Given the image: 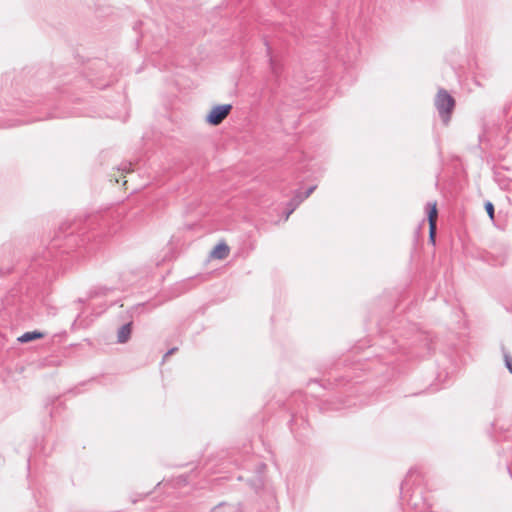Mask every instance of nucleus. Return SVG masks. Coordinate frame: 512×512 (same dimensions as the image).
<instances>
[{
    "label": "nucleus",
    "mask_w": 512,
    "mask_h": 512,
    "mask_svg": "<svg viewBox=\"0 0 512 512\" xmlns=\"http://www.w3.org/2000/svg\"><path fill=\"white\" fill-rule=\"evenodd\" d=\"M67 116H69V114H68V113H66V112H60V111H58V110L54 109V110H52V111H50V112L48 113V115H47V117H46V118H47V119H49V118H65V117H67Z\"/></svg>",
    "instance_id": "ddd939ff"
},
{
    "label": "nucleus",
    "mask_w": 512,
    "mask_h": 512,
    "mask_svg": "<svg viewBox=\"0 0 512 512\" xmlns=\"http://www.w3.org/2000/svg\"><path fill=\"white\" fill-rule=\"evenodd\" d=\"M44 337V333L34 330L23 333L21 336L17 338L20 343H28L36 339H40Z\"/></svg>",
    "instance_id": "1a4fd4ad"
},
{
    "label": "nucleus",
    "mask_w": 512,
    "mask_h": 512,
    "mask_svg": "<svg viewBox=\"0 0 512 512\" xmlns=\"http://www.w3.org/2000/svg\"><path fill=\"white\" fill-rule=\"evenodd\" d=\"M435 107L442 122L447 125L455 107V100L447 90L443 88L439 89L435 98Z\"/></svg>",
    "instance_id": "7ed1b4c3"
},
{
    "label": "nucleus",
    "mask_w": 512,
    "mask_h": 512,
    "mask_svg": "<svg viewBox=\"0 0 512 512\" xmlns=\"http://www.w3.org/2000/svg\"><path fill=\"white\" fill-rule=\"evenodd\" d=\"M97 217H89L87 221H89V225H92Z\"/></svg>",
    "instance_id": "4be33fe9"
},
{
    "label": "nucleus",
    "mask_w": 512,
    "mask_h": 512,
    "mask_svg": "<svg viewBox=\"0 0 512 512\" xmlns=\"http://www.w3.org/2000/svg\"><path fill=\"white\" fill-rule=\"evenodd\" d=\"M265 45L267 46V54L269 56V66H270V70H271V73L272 75L274 76L275 78V81H278L280 76H281V73H282V65L281 63H279L278 61H276L272 56H271V51H270V47L268 45L267 42H265Z\"/></svg>",
    "instance_id": "0eeeda50"
},
{
    "label": "nucleus",
    "mask_w": 512,
    "mask_h": 512,
    "mask_svg": "<svg viewBox=\"0 0 512 512\" xmlns=\"http://www.w3.org/2000/svg\"><path fill=\"white\" fill-rule=\"evenodd\" d=\"M437 222L429 223V235H436Z\"/></svg>",
    "instance_id": "a211bd4d"
},
{
    "label": "nucleus",
    "mask_w": 512,
    "mask_h": 512,
    "mask_svg": "<svg viewBox=\"0 0 512 512\" xmlns=\"http://www.w3.org/2000/svg\"><path fill=\"white\" fill-rule=\"evenodd\" d=\"M421 483L422 476L418 469H410L401 483V500L413 512H428L430 509Z\"/></svg>",
    "instance_id": "f03ea898"
},
{
    "label": "nucleus",
    "mask_w": 512,
    "mask_h": 512,
    "mask_svg": "<svg viewBox=\"0 0 512 512\" xmlns=\"http://www.w3.org/2000/svg\"><path fill=\"white\" fill-rule=\"evenodd\" d=\"M119 170H121L122 172L132 171V163L131 162L122 163L119 167Z\"/></svg>",
    "instance_id": "dca6fc26"
},
{
    "label": "nucleus",
    "mask_w": 512,
    "mask_h": 512,
    "mask_svg": "<svg viewBox=\"0 0 512 512\" xmlns=\"http://www.w3.org/2000/svg\"><path fill=\"white\" fill-rule=\"evenodd\" d=\"M485 211L487 212L489 218L494 221L495 218V208L491 201H486L484 204Z\"/></svg>",
    "instance_id": "f8f14e48"
},
{
    "label": "nucleus",
    "mask_w": 512,
    "mask_h": 512,
    "mask_svg": "<svg viewBox=\"0 0 512 512\" xmlns=\"http://www.w3.org/2000/svg\"><path fill=\"white\" fill-rule=\"evenodd\" d=\"M322 386H323L324 388H327L328 386H329V387H331V386H332V383L328 381V382H327V385H326V384H323Z\"/></svg>",
    "instance_id": "a878e982"
},
{
    "label": "nucleus",
    "mask_w": 512,
    "mask_h": 512,
    "mask_svg": "<svg viewBox=\"0 0 512 512\" xmlns=\"http://www.w3.org/2000/svg\"><path fill=\"white\" fill-rule=\"evenodd\" d=\"M141 24H142V22H141V21L137 22V23L134 25V27H133V28H134V30H137V29H138V27H139Z\"/></svg>",
    "instance_id": "393cba45"
},
{
    "label": "nucleus",
    "mask_w": 512,
    "mask_h": 512,
    "mask_svg": "<svg viewBox=\"0 0 512 512\" xmlns=\"http://www.w3.org/2000/svg\"><path fill=\"white\" fill-rule=\"evenodd\" d=\"M399 349V346L394 344V346L391 348V352L395 353Z\"/></svg>",
    "instance_id": "5701e85b"
},
{
    "label": "nucleus",
    "mask_w": 512,
    "mask_h": 512,
    "mask_svg": "<svg viewBox=\"0 0 512 512\" xmlns=\"http://www.w3.org/2000/svg\"><path fill=\"white\" fill-rule=\"evenodd\" d=\"M267 466L265 463L263 462H258L256 465H255V475L257 476H262L263 477V474L266 470Z\"/></svg>",
    "instance_id": "2eb2a0df"
},
{
    "label": "nucleus",
    "mask_w": 512,
    "mask_h": 512,
    "mask_svg": "<svg viewBox=\"0 0 512 512\" xmlns=\"http://www.w3.org/2000/svg\"><path fill=\"white\" fill-rule=\"evenodd\" d=\"M132 333V321L125 323L122 325L117 331V342L120 344L126 343Z\"/></svg>",
    "instance_id": "6e6552de"
},
{
    "label": "nucleus",
    "mask_w": 512,
    "mask_h": 512,
    "mask_svg": "<svg viewBox=\"0 0 512 512\" xmlns=\"http://www.w3.org/2000/svg\"><path fill=\"white\" fill-rule=\"evenodd\" d=\"M77 322H79V325H83V321L81 320L80 315H78V317L75 319L74 324H76Z\"/></svg>",
    "instance_id": "412c9836"
},
{
    "label": "nucleus",
    "mask_w": 512,
    "mask_h": 512,
    "mask_svg": "<svg viewBox=\"0 0 512 512\" xmlns=\"http://www.w3.org/2000/svg\"><path fill=\"white\" fill-rule=\"evenodd\" d=\"M424 341H425V346H426V349H427V353H430L434 349L433 345H432V342L428 339V336L424 337Z\"/></svg>",
    "instance_id": "f3484780"
},
{
    "label": "nucleus",
    "mask_w": 512,
    "mask_h": 512,
    "mask_svg": "<svg viewBox=\"0 0 512 512\" xmlns=\"http://www.w3.org/2000/svg\"><path fill=\"white\" fill-rule=\"evenodd\" d=\"M77 221L73 223H63L60 226V232L51 240L49 246L37 252L31 259L26 270L25 278H30L36 284L42 281H51L58 268H65V261L68 258L64 254H69L74 247L85 245L91 236L75 235V230H83Z\"/></svg>",
    "instance_id": "f257e3e1"
},
{
    "label": "nucleus",
    "mask_w": 512,
    "mask_h": 512,
    "mask_svg": "<svg viewBox=\"0 0 512 512\" xmlns=\"http://www.w3.org/2000/svg\"><path fill=\"white\" fill-rule=\"evenodd\" d=\"M316 189V186H310L305 192H301L300 190H296L294 196L287 202L286 210L284 211V219L287 220L289 216L296 210V208L306 199L308 198L313 191Z\"/></svg>",
    "instance_id": "20e7f679"
},
{
    "label": "nucleus",
    "mask_w": 512,
    "mask_h": 512,
    "mask_svg": "<svg viewBox=\"0 0 512 512\" xmlns=\"http://www.w3.org/2000/svg\"><path fill=\"white\" fill-rule=\"evenodd\" d=\"M175 351H177V347H173V348L169 349V350L165 353V355H164V357H163V360H165L168 356H170V355H172L173 353H175Z\"/></svg>",
    "instance_id": "aec40b11"
},
{
    "label": "nucleus",
    "mask_w": 512,
    "mask_h": 512,
    "mask_svg": "<svg viewBox=\"0 0 512 512\" xmlns=\"http://www.w3.org/2000/svg\"><path fill=\"white\" fill-rule=\"evenodd\" d=\"M429 241L434 245L435 244V236L429 235Z\"/></svg>",
    "instance_id": "b1692460"
},
{
    "label": "nucleus",
    "mask_w": 512,
    "mask_h": 512,
    "mask_svg": "<svg viewBox=\"0 0 512 512\" xmlns=\"http://www.w3.org/2000/svg\"><path fill=\"white\" fill-rule=\"evenodd\" d=\"M507 469H508L509 474H510V475H511V477H512L511 469H510L509 467H508Z\"/></svg>",
    "instance_id": "bb28decb"
},
{
    "label": "nucleus",
    "mask_w": 512,
    "mask_h": 512,
    "mask_svg": "<svg viewBox=\"0 0 512 512\" xmlns=\"http://www.w3.org/2000/svg\"><path fill=\"white\" fill-rule=\"evenodd\" d=\"M9 273H11V268L9 267H3V266H0V275L1 276H6L8 275Z\"/></svg>",
    "instance_id": "6ab92c4d"
},
{
    "label": "nucleus",
    "mask_w": 512,
    "mask_h": 512,
    "mask_svg": "<svg viewBox=\"0 0 512 512\" xmlns=\"http://www.w3.org/2000/svg\"><path fill=\"white\" fill-rule=\"evenodd\" d=\"M503 357L506 368L512 374V356L508 352L504 351Z\"/></svg>",
    "instance_id": "4468645a"
},
{
    "label": "nucleus",
    "mask_w": 512,
    "mask_h": 512,
    "mask_svg": "<svg viewBox=\"0 0 512 512\" xmlns=\"http://www.w3.org/2000/svg\"><path fill=\"white\" fill-rule=\"evenodd\" d=\"M230 248L224 241L217 243L210 252V257L213 259L222 260L229 255Z\"/></svg>",
    "instance_id": "423d86ee"
},
{
    "label": "nucleus",
    "mask_w": 512,
    "mask_h": 512,
    "mask_svg": "<svg viewBox=\"0 0 512 512\" xmlns=\"http://www.w3.org/2000/svg\"><path fill=\"white\" fill-rule=\"evenodd\" d=\"M426 213L428 223L437 222L438 211L436 202H428L426 204Z\"/></svg>",
    "instance_id": "9d476101"
},
{
    "label": "nucleus",
    "mask_w": 512,
    "mask_h": 512,
    "mask_svg": "<svg viewBox=\"0 0 512 512\" xmlns=\"http://www.w3.org/2000/svg\"><path fill=\"white\" fill-rule=\"evenodd\" d=\"M248 485L258 494L264 487V479L262 476L255 475L252 479L248 480Z\"/></svg>",
    "instance_id": "9b49d317"
},
{
    "label": "nucleus",
    "mask_w": 512,
    "mask_h": 512,
    "mask_svg": "<svg viewBox=\"0 0 512 512\" xmlns=\"http://www.w3.org/2000/svg\"><path fill=\"white\" fill-rule=\"evenodd\" d=\"M232 110L231 104H222L214 106L206 116V122L210 125H219Z\"/></svg>",
    "instance_id": "39448f33"
}]
</instances>
